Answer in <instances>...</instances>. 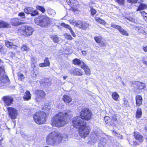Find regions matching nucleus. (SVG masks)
<instances>
[{
	"label": "nucleus",
	"instance_id": "c85d7f7f",
	"mask_svg": "<svg viewBox=\"0 0 147 147\" xmlns=\"http://www.w3.org/2000/svg\"><path fill=\"white\" fill-rule=\"evenodd\" d=\"M142 115L141 109L140 108H138L136 112V117L137 118H140Z\"/></svg>",
	"mask_w": 147,
	"mask_h": 147
},
{
	"label": "nucleus",
	"instance_id": "473e14b6",
	"mask_svg": "<svg viewBox=\"0 0 147 147\" xmlns=\"http://www.w3.org/2000/svg\"><path fill=\"white\" fill-rule=\"evenodd\" d=\"M36 8L37 10L40 11L42 13H44L45 11V8L42 6L37 5L36 6Z\"/></svg>",
	"mask_w": 147,
	"mask_h": 147
},
{
	"label": "nucleus",
	"instance_id": "09e8293b",
	"mask_svg": "<svg viewBox=\"0 0 147 147\" xmlns=\"http://www.w3.org/2000/svg\"><path fill=\"white\" fill-rule=\"evenodd\" d=\"M39 13L37 10H33V11L30 13L31 15L32 16H34L38 14Z\"/></svg>",
	"mask_w": 147,
	"mask_h": 147
},
{
	"label": "nucleus",
	"instance_id": "72a5a7b5",
	"mask_svg": "<svg viewBox=\"0 0 147 147\" xmlns=\"http://www.w3.org/2000/svg\"><path fill=\"white\" fill-rule=\"evenodd\" d=\"M42 82V83L44 82L43 85L44 86H46L51 84V82L48 79L43 80Z\"/></svg>",
	"mask_w": 147,
	"mask_h": 147
},
{
	"label": "nucleus",
	"instance_id": "052dcab7",
	"mask_svg": "<svg viewBox=\"0 0 147 147\" xmlns=\"http://www.w3.org/2000/svg\"><path fill=\"white\" fill-rule=\"evenodd\" d=\"M104 119L105 122L106 121H111V119L108 116H105L104 118Z\"/></svg>",
	"mask_w": 147,
	"mask_h": 147
},
{
	"label": "nucleus",
	"instance_id": "8fccbe9b",
	"mask_svg": "<svg viewBox=\"0 0 147 147\" xmlns=\"http://www.w3.org/2000/svg\"><path fill=\"white\" fill-rule=\"evenodd\" d=\"M90 10L91 14L92 16L95 15L96 13V10L93 8H91Z\"/></svg>",
	"mask_w": 147,
	"mask_h": 147
},
{
	"label": "nucleus",
	"instance_id": "f704fd0d",
	"mask_svg": "<svg viewBox=\"0 0 147 147\" xmlns=\"http://www.w3.org/2000/svg\"><path fill=\"white\" fill-rule=\"evenodd\" d=\"M95 20L98 22L100 23V24L103 25L106 24V22L105 21L100 18H95Z\"/></svg>",
	"mask_w": 147,
	"mask_h": 147
},
{
	"label": "nucleus",
	"instance_id": "20e7f679",
	"mask_svg": "<svg viewBox=\"0 0 147 147\" xmlns=\"http://www.w3.org/2000/svg\"><path fill=\"white\" fill-rule=\"evenodd\" d=\"M34 21L36 24L42 27L47 26L50 23L49 18L46 16H41L35 18Z\"/></svg>",
	"mask_w": 147,
	"mask_h": 147
},
{
	"label": "nucleus",
	"instance_id": "6e6d98bb",
	"mask_svg": "<svg viewBox=\"0 0 147 147\" xmlns=\"http://www.w3.org/2000/svg\"><path fill=\"white\" fill-rule=\"evenodd\" d=\"M142 16L144 18H147V13L145 12L144 11H142L141 12Z\"/></svg>",
	"mask_w": 147,
	"mask_h": 147
},
{
	"label": "nucleus",
	"instance_id": "c756f323",
	"mask_svg": "<svg viewBox=\"0 0 147 147\" xmlns=\"http://www.w3.org/2000/svg\"><path fill=\"white\" fill-rule=\"evenodd\" d=\"M9 26V24L7 23L2 21H0V28L2 27L7 28Z\"/></svg>",
	"mask_w": 147,
	"mask_h": 147
},
{
	"label": "nucleus",
	"instance_id": "69168bd1",
	"mask_svg": "<svg viewBox=\"0 0 147 147\" xmlns=\"http://www.w3.org/2000/svg\"><path fill=\"white\" fill-rule=\"evenodd\" d=\"M143 49L146 52H147V46L143 47Z\"/></svg>",
	"mask_w": 147,
	"mask_h": 147
},
{
	"label": "nucleus",
	"instance_id": "680f3d73",
	"mask_svg": "<svg viewBox=\"0 0 147 147\" xmlns=\"http://www.w3.org/2000/svg\"><path fill=\"white\" fill-rule=\"evenodd\" d=\"M112 121L113 122H114V121H116L117 120V118L116 116L115 115L113 116L112 117Z\"/></svg>",
	"mask_w": 147,
	"mask_h": 147
},
{
	"label": "nucleus",
	"instance_id": "b1692460",
	"mask_svg": "<svg viewBox=\"0 0 147 147\" xmlns=\"http://www.w3.org/2000/svg\"><path fill=\"white\" fill-rule=\"evenodd\" d=\"M35 94L41 96L45 97V94L44 92L41 90H38L35 92Z\"/></svg>",
	"mask_w": 147,
	"mask_h": 147
},
{
	"label": "nucleus",
	"instance_id": "49530a36",
	"mask_svg": "<svg viewBox=\"0 0 147 147\" xmlns=\"http://www.w3.org/2000/svg\"><path fill=\"white\" fill-rule=\"evenodd\" d=\"M79 65L80 66L81 68L83 69L85 68H86V67H87L84 62L81 61H80V63Z\"/></svg>",
	"mask_w": 147,
	"mask_h": 147
},
{
	"label": "nucleus",
	"instance_id": "f257e3e1",
	"mask_svg": "<svg viewBox=\"0 0 147 147\" xmlns=\"http://www.w3.org/2000/svg\"><path fill=\"white\" fill-rule=\"evenodd\" d=\"M67 115L66 113L59 112L54 115L51 120L52 126L57 127H61L66 124L65 118Z\"/></svg>",
	"mask_w": 147,
	"mask_h": 147
},
{
	"label": "nucleus",
	"instance_id": "37998d69",
	"mask_svg": "<svg viewBox=\"0 0 147 147\" xmlns=\"http://www.w3.org/2000/svg\"><path fill=\"white\" fill-rule=\"evenodd\" d=\"M80 61H81L80 59H75L73 60V63L75 65H79Z\"/></svg>",
	"mask_w": 147,
	"mask_h": 147
},
{
	"label": "nucleus",
	"instance_id": "a18cd8bd",
	"mask_svg": "<svg viewBox=\"0 0 147 147\" xmlns=\"http://www.w3.org/2000/svg\"><path fill=\"white\" fill-rule=\"evenodd\" d=\"M89 25V24L85 22H83L82 29L84 30L86 29L88 27Z\"/></svg>",
	"mask_w": 147,
	"mask_h": 147
},
{
	"label": "nucleus",
	"instance_id": "7c9ffc66",
	"mask_svg": "<svg viewBox=\"0 0 147 147\" xmlns=\"http://www.w3.org/2000/svg\"><path fill=\"white\" fill-rule=\"evenodd\" d=\"M146 8H147V5L144 4H141L140 5L137 11H139Z\"/></svg>",
	"mask_w": 147,
	"mask_h": 147
},
{
	"label": "nucleus",
	"instance_id": "39448f33",
	"mask_svg": "<svg viewBox=\"0 0 147 147\" xmlns=\"http://www.w3.org/2000/svg\"><path fill=\"white\" fill-rule=\"evenodd\" d=\"M34 31V29L31 27L26 26L19 27L18 32L22 35L29 36Z\"/></svg>",
	"mask_w": 147,
	"mask_h": 147
},
{
	"label": "nucleus",
	"instance_id": "2eb2a0df",
	"mask_svg": "<svg viewBox=\"0 0 147 147\" xmlns=\"http://www.w3.org/2000/svg\"><path fill=\"white\" fill-rule=\"evenodd\" d=\"M11 22L12 24L14 26L19 25L22 23L20 21H19V20L16 18L11 19Z\"/></svg>",
	"mask_w": 147,
	"mask_h": 147
},
{
	"label": "nucleus",
	"instance_id": "c03bdc74",
	"mask_svg": "<svg viewBox=\"0 0 147 147\" xmlns=\"http://www.w3.org/2000/svg\"><path fill=\"white\" fill-rule=\"evenodd\" d=\"M44 64L47 66H49L50 65V63L48 58L46 57L44 60Z\"/></svg>",
	"mask_w": 147,
	"mask_h": 147
},
{
	"label": "nucleus",
	"instance_id": "e433bc0d",
	"mask_svg": "<svg viewBox=\"0 0 147 147\" xmlns=\"http://www.w3.org/2000/svg\"><path fill=\"white\" fill-rule=\"evenodd\" d=\"M18 77L19 80L21 81H22L24 78V75L20 72L18 73Z\"/></svg>",
	"mask_w": 147,
	"mask_h": 147
},
{
	"label": "nucleus",
	"instance_id": "4be33fe9",
	"mask_svg": "<svg viewBox=\"0 0 147 147\" xmlns=\"http://www.w3.org/2000/svg\"><path fill=\"white\" fill-rule=\"evenodd\" d=\"M111 96L112 98L115 101L118 100L119 97V96L118 94L115 92H113L111 94Z\"/></svg>",
	"mask_w": 147,
	"mask_h": 147
},
{
	"label": "nucleus",
	"instance_id": "de8ad7c7",
	"mask_svg": "<svg viewBox=\"0 0 147 147\" xmlns=\"http://www.w3.org/2000/svg\"><path fill=\"white\" fill-rule=\"evenodd\" d=\"M82 23L83 22L81 21H79L77 23H76V24L75 26H76L77 27L82 29Z\"/></svg>",
	"mask_w": 147,
	"mask_h": 147
},
{
	"label": "nucleus",
	"instance_id": "423d86ee",
	"mask_svg": "<svg viewBox=\"0 0 147 147\" xmlns=\"http://www.w3.org/2000/svg\"><path fill=\"white\" fill-rule=\"evenodd\" d=\"M72 122L74 126L78 129L86 125V122L84 121V120L80 116L76 117L72 119Z\"/></svg>",
	"mask_w": 147,
	"mask_h": 147
},
{
	"label": "nucleus",
	"instance_id": "cd10ccee",
	"mask_svg": "<svg viewBox=\"0 0 147 147\" xmlns=\"http://www.w3.org/2000/svg\"><path fill=\"white\" fill-rule=\"evenodd\" d=\"M66 2L70 6L77 3V1L76 0H66Z\"/></svg>",
	"mask_w": 147,
	"mask_h": 147
},
{
	"label": "nucleus",
	"instance_id": "bf43d9fd",
	"mask_svg": "<svg viewBox=\"0 0 147 147\" xmlns=\"http://www.w3.org/2000/svg\"><path fill=\"white\" fill-rule=\"evenodd\" d=\"M138 0H127V1L131 3H136Z\"/></svg>",
	"mask_w": 147,
	"mask_h": 147
},
{
	"label": "nucleus",
	"instance_id": "ddd939ff",
	"mask_svg": "<svg viewBox=\"0 0 147 147\" xmlns=\"http://www.w3.org/2000/svg\"><path fill=\"white\" fill-rule=\"evenodd\" d=\"M69 71V73L72 75L80 76L83 74L82 71L78 68H71Z\"/></svg>",
	"mask_w": 147,
	"mask_h": 147
},
{
	"label": "nucleus",
	"instance_id": "bb28decb",
	"mask_svg": "<svg viewBox=\"0 0 147 147\" xmlns=\"http://www.w3.org/2000/svg\"><path fill=\"white\" fill-rule=\"evenodd\" d=\"M33 8L32 7H27L24 9L25 12L28 14H30L33 11Z\"/></svg>",
	"mask_w": 147,
	"mask_h": 147
},
{
	"label": "nucleus",
	"instance_id": "1a4fd4ad",
	"mask_svg": "<svg viewBox=\"0 0 147 147\" xmlns=\"http://www.w3.org/2000/svg\"><path fill=\"white\" fill-rule=\"evenodd\" d=\"M7 111L9 117L12 119H15L17 118L18 115L17 110L15 108L12 107H8L7 108Z\"/></svg>",
	"mask_w": 147,
	"mask_h": 147
},
{
	"label": "nucleus",
	"instance_id": "338daca9",
	"mask_svg": "<svg viewBox=\"0 0 147 147\" xmlns=\"http://www.w3.org/2000/svg\"><path fill=\"white\" fill-rule=\"evenodd\" d=\"M127 19L133 22L134 21V19L133 18H132L128 17V18H127Z\"/></svg>",
	"mask_w": 147,
	"mask_h": 147
},
{
	"label": "nucleus",
	"instance_id": "864d4df0",
	"mask_svg": "<svg viewBox=\"0 0 147 147\" xmlns=\"http://www.w3.org/2000/svg\"><path fill=\"white\" fill-rule=\"evenodd\" d=\"M116 1L119 4L123 5L124 3L125 0H116Z\"/></svg>",
	"mask_w": 147,
	"mask_h": 147
},
{
	"label": "nucleus",
	"instance_id": "6ab92c4d",
	"mask_svg": "<svg viewBox=\"0 0 147 147\" xmlns=\"http://www.w3.org/2000/svg\"><path fill=\"white\" fill-rule=\"evenodd\" d=\"M31 96L30 92L27 90L26 91L23 97V98L25 100L28 101L30 99Z\"/></svg>",
	"mask_w": 147,
	"mask_h": 147
},
{
	"label": "nucleus",
	"instance_id": "dca6fc26",
	"mask_svg": "<svg viewBox=\"0 0 147 147\" xmlns=\"http://www.w3.org/2000/svg\"><path fill=\"white\" fill-rule=\"evenodd\" d=\"M5 45L8 48L10 49H15L17 47L16 45H13V43L8 41H6L5 42Z\"/></svg>",
	"mask_w": 147,
	"mask_h": 147
},
{
	"label": "nucleus",
	"instance_id": "79ce46f5",
	"mask_svg": "<svg viewBox=\"0 0 147 147\" xmlns=\"http://www.w3.org/2000/svg\"><path fill=\"white\" fill-rule=\"evenodd\" d=\"M22 50L23 51H28L29 50V47L26 45H23L21 47Z\"/></svg>",
	"mask_w": 147,
	"mask_h": 147
},
{
	"label": "nucleus",
	"instance_id": "f8f14e48",
	"mask_svg": "<svg viewBox=\"0 0 147 147\" xmlns=\"http://www.w3.org/2000/svg\"><path fill=\"white\" fill-rule=\"evenodd\" d=\"M3 100L4 102V105L7 106H9L12 105L13 101V98L9 96L3 97Z\"/></svg>",
	"mask_w": 147,
	"mask_h": 147
},
{
	"label": "nucleus",
	"instance_id": "4c0bfd02",
	"mask_svg": "<svg viewBox=\"0 0 147 147\" xmlns=\"http://www.w3.org/2000/svg\"><path fill=\"white\" fill-rule=\"evenodd\" d=\"M51 109V106L49 105H48L47 106H45L43 107V109L45 111V112L47 113H48L49 111H50ZM45 113V112H44Z\"/></svg>",
	"mask_w": 147,
	"mask_h": 147
},
{
	"label": "nucleus",
	"instance_id": "2f4dec72",
	"mask_svg": "<svg viewBox=\"0 0 147 147\" xmlns=\"http://www.w3.org/2000/svg\"><path fill=\"white\" fill-rule=\"evenodd\" d=\"M94 39L95 41L98 43H100L102 41V37L100 36H99L96 37H95Z\"/></svg>",
	"mask_w": 147,
	"mask_h": 147
},
{
	"label": "nucleus",
	"instance_id": "7ed1b4c3",
	"mask_svg": "<svg viewBox=\"0 0 147 147\" xmlns=\"http://www.w3.org/2000/svg\"><path fill=\"white\" fill-rule=\"evenodd\" d=\"M46 113L43 112L36 113L34 116L35 122L38 124H44L46 121Z\"/></svg>",
	"mask_w": 147,
	"mask_h": 147
},
{
	"label": "nucleus",
	"instance_id": "13d9d810",
	"mask_svg": "<svg viewBox=\"0 0 147 147\" xmlns=\"http://www.w3.org/2000/svg\"><path fill=\"white\" fill-rule=\"evenodd\" d=\"M4 72V70L3 66H0V74L1 73L3 74Z\"/></svg>",
	"mask_w": 147,
	"mask_h": 147
},
{
	"label": "nucleus",
	"instance_id": "5fc2aeb1",
	"mask_svg": "<svg viewBox=\"0 0 147 147\" xmlns=\"http://www.w3.org/2000/svg\"><path fill=\"white\" fill-rule=\"evenodd\" d=\"M18 16H20L21 18H26L25 13L24 12H21L19 13L18 14Z\"/></svg>",
	"mask_w": 147,
	"mask_h": 147
},
{
	"label": "nucleus",
	"instance_id": "58836bf2",
	"mask_svg": "<svg viewBox=\"0 0 147 147\" xmlns=\"http://www.w3.org/2000/svg\"><path fill=\"white\" fill-rule=\"evenodd\" d=\"M53 41L56 43H57L59 41V38L57 35L53 36H52Z\"/></svg>",
	"mask_w": 147,
	"mask_h": 147
},
{
	"label": "nucleus",
	"instance_id": "f03ea898",
	"mask_svg": "<svg viewBox=\"0 0 147 147\" xmlns=\"http://www.w3.org/2000/svg\"><path fill=\"white\" fill-rule=\"evenodd\" d=\"M64 136L57 131H53L47 136L46 143L48 144L55 145L62 141Z\"/></svg>",
	"mask_w": 147,
	"mask_h": 147
},
{
	"label": "nucleus",
	"instance_id": "e2e57ef3",
	"mask_svg": "<svg viewBox=\"0 0 147 147\" xmlns=\"http://www.w3.org/2000/svg\"><path fill=\"white\" fill-rule=\"evenodd\" d=\"M39 66L40 67H47L46 65L44 64V63H40L39 64Z\"/></svg>",
	"mask_w": 147,
	"mask_h": 147
},
{
	"label": "nucleus",
	"instance_id": "393cba45",
	"mask_svg": "<svg viewBox=\"0 0 147 147\" xmlns=\"http://www.w3.org/2000/svg\"><path fill=\"white\" fill-rule=\"evenodd\" d=\"M100 141L98 144V147H105V140L103 138H100Z\"/></svg>",
	"mask_w": 147,
	"mask_h": 147
},
{
	"label": "nucleus",
	"instance_id": "f3484780",
	"mask_svg": "<svg viewBox=\"0 0 147 147\" xmlns=\"http://www.w3.org/2000/svg\"><path fill=\"white\" fill-rule=\"evenodd\" d=\"M136 103L138 106H140L142 104V97L139 95L137 96L136 98Z\"/></svg>",
	"mask_w": 147,
	"mask_h": 147
},
{
	"label": "nucleus",
	"instance_id": "9d476101",
	"mask_svg": "<svg viewBox=\"0 0 147 147\" xmlns=\"http://www.w3.org/2000/svg\"><path fill=\"white\" fill-rule=\"evenodd\" d=\"M100 138V134L98 132L96 131H93L91 134L89 143L91 144H93L96 142Z\"/></svg>",
	"mask_w": 147,
	"mask_h": 147
},
{
	"label": "nucleus",
	"instance_id": "a878e982",
	"mask_svg": "<svg viewBox=\"0 0 147 147\" xmlns=\"http://www.w3.org/2000/svg\"><path fill=\"white\" fill-rule=\"evenodd\" d=\"M134 28L139 33H144V28L142 27L138 26L137 27L134 26Z\"/></svg>",
	"mask_w": 147,
	"mask_h": 147
},
{
	"label": "nucleus",
	"instance_id": "a211bd4d",
	"mask_svg": "<svg viewBox=\"0 0 147 147\" xmlns=\"http://www.w3.org/2000/svg\"><path fill=\"white\" fill-rule=\"evenodd\" d=\"M134 84L136 85L140 89H143L145 87V84L143 82L136 81L134 82Z\"/></svg>",
	"mask_w": 147,
	"mask_h": 147
},
{
	"label": "nucleus",
	"instance_id": "4468645a",
	"mask_svg": "<svg viewBox=\"0 0 147 147\" xmlns=\"http://www.w3.org/2000/svg\"><path fill=\"white\" fill-rule=\"evenodd\" d=\"M61 26L65 28H66L70 30V32L71 33L72 35L74 37H76V35L74 33L71 27L68 24H65L64 23H63L61 24Z\"/></svg>",
	"mask_w": 147,
	"mask_h": 147
},
{
	"label": "nucleus",
	"instance_id": "0eeeda50",
	"mask_svg": "<svg viewBox=\"0 0 147 147\" xmlns=\"http://www.w3.org/2000/svg\"><path fill=\"white\" fill-rule=\"evenodd\" d=\"M81 117L84 120L88 121L92 117V114L91 111L88 109H82L80 112Z\"/></svg>",
	"mask_w": 147,
	"mask_h": 147
},
{
	"label": "nucleus",
	"instance_id": "0e129e2a",
	"mask_svg": "<svg viewBox=\"0 0 147 147\" xmlns=\"http://www.w3.org/2000/svg\"><path fill=\"white\" fill-rule=\"evenodd\" d=\"M100 43V44L101 46L102 47H103L104 46L105 47L106 46V43L102 41H101V42Z\"/></svg>",
	"mask_w": 147,
	"mask_h": 147
},
{
	"label": "nucleus",
	"instance_id": "4d7b16f0",
	"mask_svg": "<svg viewBox=\"0 0 147 147\" xmlns=\"http://www.w3.org/2000/svg\"><path fill=\"white\" fill-rule=\"evenodd\" d=\"M105 123L107 125H110L112 124L113 121H106Z\"/></svg>",
	"mask_w": 147,
	"mask_h": 147
},
{
	"label": "nucleus",
	"instance_id": "9b49d317",
	"mask_svg": "<svg viewBox=\"0 0 147 147\" xmlns=\"http://www.w3.org/2000/svg\"><path fill=\"white\" fill-rule=\"evenodd\" d=\"M111 26L117 29L120 33L122 35L126 36H128L129 35L127 32L122 28L121 26L116 25L113 23L111 24Z\"/></svg>",
	"mask_w": 147,
	"mask_h": 147
},
{
	"label": "nucleus",
	"instance_id": "412c9836",
	"mask_svg": "<svg viewBox=\"0 0 147 147\" xmlns=\"http://www.w3.org/2000/svg\"><path fill=\"white\" fill-rule=\"evenodd\" d=\"M135 138L140 142H142L143 140V136L139 133L135 134L134 135Z\"/></svg>",
	"mask_w": 147,
	"mask_h": 147
},
{
	"label": "nucleus",
	"instance_id": "5701e85b",
	"mask_svg": "<svg viewBox=\"0 0 147 147\" xmlns=\"http://www.w3.org/2000/svg\"><path fill=\"white\" fill-rule=\"evenodd\" d=\"M1 82L6 83L9 82V79L7 76L5 75H3L0 78Z\"/></svg>",
	"mask_w": 147,
	"mask_h": 147
},
{
	"label": "nucleus",
	"instance_id": "ea45409f",
	"mask_svg": "<svg viewBox=\"0 0 147 147\" xmlns=\"http://www.w3.org/2000/svg\"><path fill=\"white\" fill-rule=\"evenodd\" d=\"M36 100L38 102H39L42 100V99L44 98V96H39L35 95Z\"/></svg>",
	"mask_w": 147,
	"mask_h": 147
},
{
	"label": "nucleus",
	"instance_id": "a19ab883",
	"mask_svg": "<svg viewBox=\"0 0 147 147\" xmlns=\"http://www.w3.org/2000/svg\"><path fill=\"white\" fill-rule=\"evenodd\" d=\"M84 70L85 73L86 75L89 76L90 74V69L88 68V67H87L85 68L84 69Z\"/></svg>",
	"mask_w": 147,
	"mask_h": 147
},
{
	"label": "nucleus",
	"instance_id": "603ef678",
	"mask_svg": "<svg viewBox=\"0 0 147 147\" xmlns=\"http://www.w3.org/2000/svg\"><path fill=\"white\" fill-rule=\"evenodd\" d=\"M65 38H67L68 39L71 40L73 39L72 37L70 35H69L67 34H66L65 35Z\"/></svg>",
	"mask_w": 147,
	"mask_h": 147
},
{
	"label": "nucleus",
	"instance_id": "774afa93",
	"mask_svg": "<svg viewBox=\"0 0 147 147\" xmlns=\"http://www.w3.org/2000/svg\"><path fill=\"white\" fill-rule=\"evenodd\" d=\"M82 54L84 56H85L86 55V51H82Z\"/></svg>",
	"mask_w": 147,
	"mask_h": 147
},
{
	"label": "nucleus",
	"instance_id": "c9c22d12",
	"mask_svg": "<svg viewBox=\"0 0 147 147\" xmlns=\"http://www.w3.org/2000/svg\"><path fill=\"white\" fill-rule=\"evenodd\" d=\"M47 11L48 14L51 15H55L56 14L55 11L50 8L48 9Z\"/></svg>",
	"mask_w": 147,
	"mask_h": 147
},
{
	"label": "nucleus",
	"instance_id": "aec40b11",
	"mask_svg": "<svg viewBox=\"0 0 147 147\" xmlns=\"http://www.w3.org/2000/svg\"><path fill=\"white\" fill-rule=\"evenodd\" d=\"M63 100L66 103H69L72 100L71 98L69 96L66 95L63 96Z\"/></svg>",
	"mask_w": 147,
	"mask_h": 147
},
{
	"label": "nucleus",
	"instance_id": "6e6552de",
	"mask_svg": "<svg viewBox=\"0 0 147 147\" xmlns=\"http://www.w3.org/2000/svg\"><path fill=\"white\" fill-rule=\"evenodd\" d=\"M90 131L89 127L86 125L78 129V132L79 135L82 137L85 138L89 135Z\"/></svg>",
	"mask_w": 147,
	"mask_h": 147
},
{
	"label": "nucleus",
	"instance_id": "3c124183",
	"mask_svg": "<svg viewBox=\"0 0 147 147\" xmlns=\"http://www.w3.org/2000/svg\"><path fill=\"white\" fill-rule=\"evenodd\" d=\"M69 22L70 24H71L75 26L76 24V20L73 19H71L69 20Z\"/></svg>",
	"mask_w": 147,
	"mask_h": 147
}]
</instances>
